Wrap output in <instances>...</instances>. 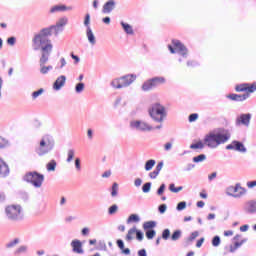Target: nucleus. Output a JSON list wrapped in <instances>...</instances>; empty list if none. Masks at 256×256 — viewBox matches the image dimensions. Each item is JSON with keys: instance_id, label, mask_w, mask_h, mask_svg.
<instances>
[{"instance_id": "28", "label": "nucleus", "mask_w": 256, "mask_h": 256, "mask_svg": "<svg viewBox=\"0 0 256 256\" xmlns=\"http://www.w3.org/2000/svg\"><path fill=\"white\" fill-rule=\"evenodd\" d=\"M110 85L111 87H113V89H123V86L121 84V78H116L112 80Z\"/></svg>"}, {"instance_id": "30", "label": "nucleus", "mask_w": 256, "mask_h": 256, "mask_svg": "<svg viewBox=\"0 0 256 256\" xmlns=\"http://www.w3.org/2000/svg\"><path fill=\"white\" fill-rule=\"evenodd\" d=\"M156 161L153 159L147 160L144 166L145 171H151L155 167Z\"/></svg>"}, {"instance_id": "8", "label": "nucleus", "mask_w": 256, "mask_h": 256, "mask_svg": "<svg viewBox=\"0 0 256 256\" xmlns=\"http://www.w3.org/2000/svg\"><path fill=\"white\" fill-rule=\"evenodd\" d=\"M166 82L165 77L162 76H156L153 77L151 79L146 80L143 84H142V91H153V89H157V87H159V85H164V83Z\"/></svg>"}, {"instance_id": "42", "label": "nucleus", "mask_w": 256, "mask_h": 256, "mask_svg": "<svg viewBox=\"0 0 256 256\" xmlns=\"http://www.w3.org/2000/svg\"><path fill=\"white\" fill-rule=\"evenodd\" d=\"M117 211H119V206H117V204H113L108 208V215H115Z\"/></svg>"}, {"instance_id": "61", "label": "nucleus", "mask_w": 256, "mask_h": 256, "mask_svg": "<svg viewBox=\"0 0 256 256\" xmlns=\"http://www.w3.org/2000/svg\"><path fill=\"white\" fill-rule=\"evenodd\" d=\"M15 41H17V38H15V37H9L8 39H7V43H8V45H15Z\"/></svg>"}, {"instance_id": "45", "label": "nucleus", "mask_w": 256, "mask_h": 256, "mask_svg": "<svg viewBox=\"0 0 256 256\" xmlns=\"http://www.w3.org/2000/svg\"><path fill=\"white\" fill-rule=\"evenodd\" d=\"M169 237H171V230H169V228H166L162 231V239H164V241H167Z\"/></svg>"}, {"instance_id": "23", "label": "nucleus", "mask_w": 256, "mask_h": 256, "mask_svg": "<svg viewBox=\"0 0 256 256\" xmlns=\"http://www.w3.org/2000/svg\"><path fill=\"white\" fill-rule=\"evenodd\" d=\"M244 243H247V238L242 239L240 242L236 241L234 243V246L233 245L230 246V253H235V251L238 250L239 247L244 245Z\"/></svg>"}, {"instance_id": "53", "label": "nucleus", "mask_w": 256, "mask_h": 256, "mask_svg": "<svg viewBox=\"0 0 256 256\" xmlns=\"http://www.w3.org/2000/svg\"><path fill=\"white\" fill-rule=\"evenodd\" d=\"M226 195H228V197H233V195H235L234 186H229L226 188Z\"/></svg>"}, {"instance_id": "15", "label": "nucleus", "mask_w": 256, "mask_h": 256, "mask_svg": "<svg viewBox=\"0 0 256 256\" xmlns=\"http://www.w3.org/2000/svg\"><path fill=\"white\" fill-rule=\"evenodd\" d=\"M66 81H67V77H66L65 75L59 76V77L55 80V82H54V84H53V90H54V91H61V88H62V87H65Z\"/></svg>"}, {"instance_id": "4", "label": "nucleus", "mask_w": 256, "mask_h": 256, "mask_svg": "<svg viewBox=\"0 0 256 256\" xmlns=\"http://www.w3.org/2000/svg\"><path fill=\"white\" fill-rule=\"evenodd\" d=\"M55 149V139L51 135H44L39 143V146L35 149V152L39 157H43L51 153Z\"/></svg>"}, {"instance_id": "7", "label": "nucleus", "mask_w": 256, "mask_h": 256, "mask_svg": "<svg viewBox=\"0 0 256 256\" xmlns=\"http://www.w3.org/2000/svg\"><path fill=\"white\" fill-rule=\"evenodd\" d=\"M5 213L9 221H23V209L20 205L6 207Z\"/></svg>"}, {"instance_id": "39", "label": "nucleus", "mask_w": 256, "mask_h": 256, "mask_svg": "<svg viewBox=\"0 0 256 256\" xmlns=\"http://www.w3.org/2000/svg\"><path fill=\"white\" fill-rule=\"evenodd\" d=\"M69 22V19H67V17H62L60 18L57 22L56 25H58L59 27H65V25H67V23Z\"/></svg>"}, {"instance_id": "47", "label": "nucleus", "mask_w": 256, "mask_h": 256, "mask_svg": "<svg viewBox=\"0 0 256 256\" xmlns=\"http://www.w3.org/2000/svg\"><path fill=\"white\" fill-rule=\"evenodd\" d=\"M5 147H9V140L0 136V149H5Z\"/></svg>"}, {"instance_id": "22", "label": "nucleus", "mask_w": 256, "mask_h": 256, "mask_svg": "<svg viewBox=\"0 0 256 256\" xmlns=\"http://www.w3.org/2000/svg\"><path fill=\"white\" fill-rule=\"evenodd\" d=\"M73 9L71 6L67 7L65 5H56L50 9V13H59L61 11H71Z\"/></svg>"}, {"instance_id": "13", "label": "nucleus", "mask_w": 256, "mask_h": 256, "mask_svg": "<svg viewBox=\"0 0 256 256\" xmlns=\"http://www.w3.org/2000/svg\"><path fill=\"white\" fill-rule=\"evenodd\" d=\"M251 113H246V114H240L237 118H236V125L240 126L243 125L244 127H249L250 123H251Z\"/></svg>"}, {"instance_id": "59", "label": "nucleus", "mask_w": 256, "mask_h": 256, "mask_svg": "<svg viewBox=\"0 0 256 256\" xmlns=\"http://www.w3.org/2000/svg\"><path fill=\"white\" fill-rule=\"evenodd\" d=\"M246 185L248 189H253L254 187H256V180L248 181Z\"/></svg>"}, {"instance_id": "37", "label": "nucleus", "mask_w": 256, "mask_h": 256, "mask_svg": "<svg viewBox=\"0 0 256 256\" xmlns=\"http://www.w3.org/2000/svg\"><path fill=\"white\" fill-rule=\"evenodd\" d=\"M19 243H20L19 238H15L14 240L6 244V249H13V247H15V245H19Z\"/></svg>"}, {"instance_id": "31", "label": "nucleus", "mask_w": 256, "mask_h": 256, "mask_svg": "<svg viewBox=\"0 0 256 256\" xmlns=\"http://www.w3.org/2000/svg\"><path fill=\"white\" fill-rule=\"evenodd\" d=\"M140 221L141 218L137 214H131L127 219V223H139Z\"/></svg>"}, {"instance_id": "25", "label": "nucleus", "mask_w": 256, "mask_h": 256, "mask_svg": "<svg viewBox=\"0 0 256 256\" xmlns=\"http://www.w3.org/2000/svg\"><path fill=\"white\" fill-rule=\"evenodd\" d=\"M120 25L122 26L123 30L125 31V33H127V35H133V26L130 24H127L125 22H120Z\"/></svg>"}, {"instance_id": "17", "label": "nucleus", "mask_w": 256, "mask_h": 256, "mask_svg": "<svg viewBox=\"0 0 256 256\" xmlns=\"http://www.w3.org/2000/svg\"><path fill=\"white\" fill-rule=\"evenodd\" d=\"M228 99H231V101H246V99H249V93L246 94H230L227 96Z\"/></svg>"}, {"instance_id": "50", "label": "nucleus", "mask_w": 256, "mask_h": 256, "mask_svg": "<svg viewBox=\"0 0 256 256\" xmlns=\"http://www.w3.org/2000/svg\"><path fill=\"white\" fill-rule=\"evenodd\" d=\"M176 209L178 211H183V210L187 209V202H185V201L179 202L176 206Z\"/></svg>"}, {"instance_id": "12", "label": "nucleus", "mask_w": 256, "mask_h": 256, "mask_svg": "<svg viewBox=\"0 0 256 256\" xmlns=\"http://www.w3.org/2000/svg\"><path fill=\"white\" fill-rule=\"evenodd\" d=\"M226 149L228 151H239L240 153H247V148L242 142H239L237 140L232 141L231 144H228L226 146Z\"/></svg>"}, {"instance_id": "2", "label": "nucleus", "mask_w": 256, "mask_h": 256, "mask_svg": "<svg viewBox=\"0 0 256 256\" xmlns=\"http://www.w3.org/2000/svg\"><path fill=\"white\" fill-rule=\"evenodd\" d=\"M53 33L55 37H58L59 33H63V28L57 24L42 28L39 33L34 35L32 44H35L38 49L39 47H49L53 49V43L51 39H49Z\"/></svg>"}, {"instance_id": "1", "label": "nucleus", "mask_w": 256, "mask_h": 256, "mask_svg": "<svg viewBox=\"0 0 256 256\" xmlns=\"http://www.w3.org/2000/svg\"><path fill=\"white\" fill-rule=\"evenodd\" d=\"M230 139L231 133L229 132V130H226L224 128H217L209 132L204 137V143L203 141L193 143L190 145V149H204L205 145L206 147H209V149H217L219 145L227 143Z\"/></svg>"}, {"instance_id": "3", "label": "nucleus", "mask_w": 256, "mask_h": 256, "mask_svg": "<svg viewBox=\"0 0 256 256\" xmlns=\"http://www.w3.org/2000/svg\"><path fill=\"white\" fill-rule=\"evenodd\" d=\"M32 49L33 51H41V57L39 60L40 73L42 75H47V73H49V71H52L53 69V66L51 65L45 66L47 61H49V57H51V53H53V48H50L49 46H39L38 48L37 46H35V44H32Z\"/></svg>"}, {"instance_id": "46", "label": "nucleus", "mask_w": 256, "mask_h": 256, "mask_svg": "<svg viewBox=\"0 0 256 256\" xmlns=\"http://www.w3.org/2000/svg\"><path fill=\"white\" fill-rule=\"evenodd\" d=\"M219 245H221V237L219 236H214L212 238V246L213 247H219Z\"/></svg>"}, {"instance_id": "20", "label": "nucleus", "mask_w": 256, "mask_h": 256, "mask_svg": "<svg viewBox=\"0 0 256 256\" xmlns=\"http://www.w3.org/2000/svg\"><path fill=\"white\" fill-rule=\"evenodd\" d=\"M71 247L74 253L83 254V244L79 240H73L71 242Z\"/></svg>"}, {"instance_id": "29", "label": "nucleus", "mask_w": 256, "mask_h": 256, "mask_svg": "<svg viewBox=\"0 0 256 256\" xmlns=\"http://www.w3.org/2000/svg\"><path fill=\"white\" fill-rule=\"evenodd\" d=\"M183 232L181 230H175L170 236L171 241H179Z\"/></svg>"}, {"instance_id": "60", "label": "nucleus", "mask_w": 256, "mask_h": 256, "mask_svg": "<svg viewBox=\"0 0 256 256\" xmlns=\"http://www.w3.org/2000/svg\"><path fill=\"white\" fill-rule=\"evenodd\" d=\"M163 165H164L163 161L159 162V163L157 164V166H156V168H155L154 171H156V172H158V173H161V169H163Z\"/></svg>"}, {"instance_id": "43", "label": "nucleus", "mask_w": 256, "mask_h": 256, "mask_svg": "<svg viewBox=\"0 0 256 256\" xmlns=\"http://www.w3.org/2000/svg\"><path fill=\"white\" fill-rule=\"evenodd\" d=\"M165 189H167V185H165V183H162L156 191L158 197H161L165 193Z\"/></svg>"}, {"instance_id": "41", "label": "nucleus", "mask_w": 256, "mask_h": 256, "mask_svg": "<svg viewBox=\"0 0 256 256\" xmlns=\"http://www.w3.org/2000/svg\"><path fill=\"white\" fill-rule=\"evenodd\" d=\"M84 90H85V83L79 82L76 84L75 86L76 93H83Z\"/></svg>"}, {"instance_id": "16", "label": "nucleus", "mask_w": 256, "mask_h": 256, "mask_svg": "<svg viewBox=\"0 0 256 256\" xmlns=\"http://www.w3.org/2000/svg\"><path fill=\"white\" fill-rule=\"evenodd\" d=\"M117 6V2H115V0H108L102 8V13L109 15V13H111L115 7Z\"/></svg>"}, {"instance_id": "62", "label": "nucleus", "mask_w": 256, "mask_h": 256, "mask_svg": "<svg viewBox=\"0 0 256 256\" xmlns=\"http://www.w3.org/2000/svg\"><path fill=\"white\" fill-rule=\"evenodd\" d=\"M116 243H117L119 249H121V250H122V249H125V243L123 242V240L118 239V240L116 241Z\"/></svg>"}, {"instance_id": "26", "label": "nucleus", "mask_w": 256, "mask_h": 256, "mask_svg": "<svg viewBox=\"0 0 256 256\" xmlns=\"http://www.w3.org/2000/svg\"><path fill=\"white\" fill-rule=\"evenodd\" d=\"M27 251H29V247L27 245H21L14 251V255L16 256L23 255L27 253Z\"/></svg>"}, {"instance_id": "51", "label": "nucleus", "mask_w": 256, "mask_h": 256, "mask_svg": "<svg viewBox=\"0 0 256 256\" xmlns=\"http://www.w3.org/2000/svg\"><path fill=\"white\" fill-rule=\"evenodd\" d=\"M43 93H45V90L43 88H40L37 91H34L32 93V99H37V97H39L40 95H43Z\"/></svg>"}, {"instance_id": "63", "label": "nucleus", "mask_w": 256, "mask_h": 256, "mask_svg": "<svg viewBox=\"0 0 256 256\" xmlns=\"http://www.w3.org/2000/svg\"><path fill=\"white\" fill-rule=\"evenodd\" d=\"M67 65V60H65V58H60V66L59 69H63V67H65Z\"/></svg>"}, {"instance_id": "49", "label": "nucleus", "mask_w": 256, "mask_h": 256, "mask_svg": "<svg viewBox=\"0 0 256 256\" xmlns=\"http://www.w3.org/2000/svg\"><path fill=\"white\" fill-rule=\"evenodd\" d=\"M151 185V182L144 183L142 186L143 193H149V191H151Z\"/></svg>"}, {"instance_id": "34", "label": "nucleus", "mask_w": 256, "mask_h": 256, "mask_svg": "<svg viewBox=\"0 0 256 256\" xmlns=\"http://www.w3.org/2000/svg\"><path fill=\"white\" fill-rule=\"evenodd\" d=\"M118 193H119V184H117V182H114L112 184L111 196L117 197Z\"/></svg>"}, {"instance_id": "58", "label": "nucleus", "mask_w": 256, "mask_h": 256, "mask_svg": "<svg viewBox=\"0 0 256 256\" xmlns=\"http://www.w3.org/2000/svg\"><path fill=\"white\" fill-rule=\"evenodd\" d=\"M70 57L74 60V64L77 65V63H79V61H81V58H79V56L74 55L73 53L70 54Z\"/></svg>"}, {"instance_id": "54", "label": "nucleus", "mask_w": 256, "mask_h": 256, "mask_svg": "<svg viewBox=\"0 0 256 256\" xmlns=\"http://www.w3.org/2000/svg\"><path fill=\"white\" fill-rule=\"evenodd\" d=\"M74 165H75L76 171H81V158H76Z\"/></svg>"}, {"instance_id": "33", "label": "nucleus", "mask_w": 256, "mask_h": 256, "mask_svg": "<svg viewBox=\"0 0 256 256\" xmlns=\"http://www.w3.org/2000/svg\"><path fill=\"white\" fill-rule=\"evenodd\" d=\"M207 160V155L205 154H200L196 157H193L192 161L194 163H203V161H206Z\"/></svg>"}, {"instance_id": "36", "label": "nucleus", "mask_w": 256, "mask_h": 256, "mask_svg": "<svg viewBox=\"0 0 256 256\" xmlns=\"http://www.w3.org/2000/svg\"><path fill=\"white\" fill-rule=\"evenodd\" d=\"M145 236L147 239L151 240L155 238V235H157V231L155 229L152 230H145Z\"/></svg>"}, {"instance_id": "32", "label": "nucleus", "mask_w": 256, "mask_h": 256, "mask_svg": "<svg viewBox=\"0 0 256 256\" xmlns=\"http://www.w3.org/2000/svg\"><path fill=\"white\" fill-rule=\"evenodd\" d=\"M47 171H55L57 169V161L51 160L50 162L47 163L46 165Z\"/></svg>"}, {"instance_id": "24", "label": "nucleus", "mask_w": 256, "mask_h": 256, "mask_svg": "<svg viewBox=\"0 0 256 256\" xmlns=\"http://www.w3.org/2000/svg\"><path fill=\"white\" fill-rule=\"evenodd\" d=\"M157 227V222L151 220V221H146L143 223V229L144 231H149L152 229H155Z\"/></svg>"}, {"instance_id": "27", "label": "nucleus", "mask_w": 256, "mask_h": 256, "mask_svg": "<svg viewBox=\"0 0 256 256\" xmlns=\"http://www.w3.org/2000/svg\"><path fill=\"white\" fill-rule=\"evenodd\" d=\"M247 205H248L247 209H246L247 213H251V214L256 213V201L255 200L249 201L247 203Z\"/></svg>"}, {"instance_id": "40", "label": "nucleus", "mask_w": 256, "mask_h": 256, "mask_svg": "<svg viewBox=\"0 0 256 256\" xmlns=\"http://www.w3.org/2000/svg\"><path fill=\"white\" fill-rule=\"evenodd\" d=\"M75 157V150L73 149H69L68 153H67V159L66 162L67 163H71V161H73V158Z\"/></svg>"}, {"instance_id": "6", "label": "nucleus", "mask_w": 256, "mask_h": 256, "mask_svg": "<svg viewBox=\"0 0 256 256\" xmlns=\"http://www.w3.org/2000/svg\"><path fill=\"white\" fill-rule=\"evenodd\" d=\"M23 181H25L26 183H30V185H33V187H35L36 189H40V187H43L45 175L37 171L27 172L23 176Z\"/></svg>"}, {"instance_id": "44", "label": "nucleus", "mask_w": 256, "mask_h": 256, "mask_svg": "<svg viewBox=\"0 0 256 256\" xmlns=\"http://www.w3.org/2000/svg\"><path fill=\"white\" fill-rule=\"evenodd\" d=\"M247 85L249 84H239L235 87V91H237V93H243V91H247Z\"/></svg>"}, {"instance_id": "21", "label": "nucleus", "mask_w": 256, "mask_h": 256, "mask_svg": "<svg viewBox=\"0 0 256 256\" xmlns=\"http://www.w3.org/2000/svg\"><path fill=\"white\" fill-rule=\"evenodd\" d=\"M86 37L90 45H96L97 39L95 38V34H93V30L91 28L86 29Z\"/></svg>"}, {"instance_id": "35", "label": "nucleus", "mask_w": 256, "mask_h": 256, "mask_svg": "<svg viewBox=\"0 0 256 256\" xmlns=\"http://www.w3.org/2000/svg\"><path fill=\"white\" fill-rule=\"evenodd\" d=\"M84 27H86V29H91V15L89 13L84 17Z\"/></svg>"}, {"instance_id": "9", "label": "nucleus", "mask_w": 256, "mask_h": 256, "mask_svg": "<svg viewBox=\"0 0 256 256\" xmlns=\"http://www.w3.org/2000/svg\"><path fill=\"white\" fill-rule=\"evenodd\" d=\"M131 129H135L136 131H141L142 133L153 131V126L149 125V123L141 120H133L130 122Z\"/></svg>"}, {"instance_id": "55", "label": "nucleus", "mask_w": 256, "mask_h": 256, "mask_svg": "<svg viewBox=\"0 0 256 256\" xmlns=\"http://www.w3.org/2000/svg\"><path fill=\"white\" fill-rule=\"evenodd\" d=\"M158 211L161 215H163L165 211H167V204H160L158 206Z\"/></svg>"}, {"instance_id": "48", "label": "nucleus", "mask_w": 256, "mask_h": 256, "mask_svg": "<svg viewBox=\"0 0 256 256\" xmlns=\"http://www.w3.org/2000/svg\"><path fill=\"white\" fill-rule=\"evenodd\" d=\"M198 119H199V114L197 113H192L188 117L189 123H195V121H197Z\"/></svg>"}, {"instance_id": "11", "label": "nucleus", "mask_w": 256, "mask_h": 256, "mask_svg": "<svg viewBox=\"0 0 256 256\" xmlns=\"http://www.w3.org/2000/svg\"><path fill=\"white\" fill-rule=\"evenodd\" d=\"M136 234L137 241H143V238L145 235L143 234V231L138 230L137 227H133L128 230V233L126 235V241H133V235Z\"/></svg>"}, {"instance_id": "5", "label": "nucleus", "mask_w": 256, "mask_h": 256, "mask_svg": "<svg viewBox=\"0 0 256 256\" xmlns=\"http://www.w3.org/2000/svg\"><path fill=\"white\" fill-rule=\"evenodd\" d=\"M148 113L155 123H163L167 118V110L161 103L156 102L152 104L148 110Z\"/></svg>"}, {"instance_id": "18", "label": "nucleus", "mask_w": 256, "mask_h": 256, "mask_svg": "<svg viewBox=\"0 0 256 256\" xmlns=\"http://www.w3.org/2000/svg\"><path fill=\"white\" fill-rule=\"evenodd\" d=\"M245 193H247V189L242 187L240 183H237L234 186V195H233V197H235V198L243 197V195H245Z\"/></svg>"}, {"instance_id": "56", "label": "nucleus", "mask_w": 256, "mask_h": 256, "mask_svg": "<svg viewBox=\"0 0 256 256\" xmlns=\"http://www.w3.org/2000/svg\"><path fill=\"white\" fill-rule=\"evenodd\" d=\"M197 237H199V232L198 231H194L190 234L188 241H195V239H197Z\"/></svg>"}, {"instance_id": "57", "label": "nucleus", "mask_w": 256, "mask_h": 256, "mask_svg": "<svg viewBox=\"0 0 256 256\" xmlns=\"http://www.w3.org/2000/svg\"><path fill=\"white\" fill-rule=\"evenodd\" d=\"M158 176H159V173L157 172V170H154L149 173L150 179H157Z\"/></svg>"}, {"instance_id": "19", "label": "nucleus", "mask_w": 256, "mask_h": 256, "mask_svg": "<svg viewBox=\"0 0 256 256\" xmlns=\"http://www.w3.org/2000/svg\"><path fill=\"white\" fill-rule=\"evenodd\" d=\"M7 175H9V166L3 161V158L0 157V177H7Z\"/></svg>"}, {"instance_id": "64", "label": "nucleus", "mask_w": 256, "mask_h": 256, "mask_svg": "<svg viewBox=\"0 0 256 256\" xmlns=\"http://www.w3.org/2000/svg\"><path fill=\"white\" fill-rule=\"evenodd\" d=\"M138 256H147V250L141 249L138 251Z\"/></svg>"}, {"instance_id": "14", "label": "nucleus", "mask_w": 256, "mask_h": 256, "mask_svg": "<svg viewBox=\"0 0 256 256\" xmlns=\"http://www.w3.org/2000/svg\"><path fill=\"white\" fill-rule=\"evenodd\" d=\"M120 81H121L122 87L124 89L125 87H129L130 85H133V83H135V81H137V75L127 74V75L121 76Z\"/></svg>"}, {"instance_id": "38", "label": "nucleus", "mask_w": 256, "mask_h": 256, "mask_svg": "<svg viewBox=\"0 0 256 256\" xmlns=\"http://www.w3.org/2000/svg\"><path fill=\"white\" fill-rule=\"evenodd\" d=\"M169 191L171 193H179V191H183V186L175 187V184L171 183L169 185Z\"/></svg>"}, {"instance_id": "10", "label": "nucleus", "mask_w": 256, "mask_h": 256, "mask_svg": "<svg viewBox=\"0 0 256 256\" xmlns=\"http://www.w3.org/2000/svg\"><path fill=\"white\" fill-rule=\"evenodd\" d=\"M172 45H174V47L176 48V53L181 55V57H184V59H187V55L189 53V50L187 49V47L184 46L183 43H181L177 39H173L172 40Z\"/></svg>"}, {"instance_id": "52", "label": "nucleus", "mask_w": 256, "mask_h": 256, "mask_svg": "<svg viewBox=\"0 0 256 256\" xmlns=\"http://www.w3.org/2000/svg\"><path fill=\"white\" fill-rule=\"evenodd\" d=\"M246 91L248 93H255V91H256V83H253L250 86H249V84L246 85Z\"/></svg>"}]
</instances>
